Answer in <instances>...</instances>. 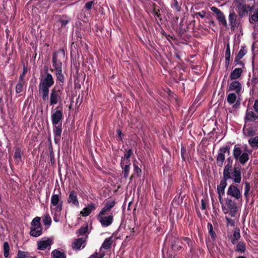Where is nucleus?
<instances>
[{
  "label": "nucleus",
  "instance_id": "nucleus-2",
  "mask_svg": "<svg viewBox=\"0 0 258 258\" xmlns=\"http://www.w3.org/2000/svg\"><path fill=\"white\" fill-rule=\"evenodd\" d=\"M66 57L64 49L60 48L55 51L52 56V64L55 71V76L57 81L61 83L64 82V77L62 73V61Z\"/></svg>",
  "mask_w": 258,
  "mask_h": 258
},
{
  "label": "nucleus",
  "instance_id": "nucleus-54",
  "mask_svg": "<svg viewBox=\"0 0 258 258\" xmlns=\"http://www.w3.org/2000/svg\"><path fill=\"white\" fill-rule=\"evenodd\" d=\"M185 152V149L183 147H181V157L182 160L185 161V158L184 156V153Z\"/></svg>",
  "mask_w": 258,
  "mask_h": 258
},
{
  "label": "nucleus",
  "instance_id": "nucleus-52",
  "mask_svg": "<svg viewBox=\"0 0 258 258\" xmlns=\"http://www.w3.org/2000/svg\"><path fill=\"white\" fill-rule=\"evenodd\" d=\"M93 4H94V2L93 1H89V2H88L86 3V4H85V8L87 10H90L92 9V6H93Z\"/></svg>",
  "mask_w": 258,
  "mask_h": 258
},
{
  "label": "nucleus",
  "instance_id": "nucleus-3",
  "mask_svg": "<svg viewBox=\"0 0 258 258\" xmlns=\"http://www.w3.org/2000/svg\"><path fill=\"white\" fill-rule=\"evenodd\" d=\"M61 196V192L60 189H59L57 193H53L50 199L51 213L53 220L55 222H58L60 221L63 205Z\"/></svg>",
  "mask_w": 258,
  "mask_h": 258
},
{
  "label": "nucleus",
  "instance_id": "nucleus-18",
  "mask_svg": "<svg viewBox=\"0 0 258 258\" xmlns=\"http://www.w3.org/2000/svg\"><path fill=\"white\" fill-rule=\"evenodd\" d=\"M53 133L54 135V140L56 144L60 142L62 133V124L53 125Z\"/></svg>",
  "mask_w": 258,
  "mask_h": 258
},
{
  "label": "nucleus",
  "instance_id": "nucleus-61",
  "mask_svg": "<svg viewBox=\"0 0 258 258\" xmlns=\"http://www.w3.org/2000/svg\"><path fill=\"white\" fill-rule=\"evenodd\" d=\"M234 2L236 5L240 3L245 2V0H234Z\"/></svg>",
  "mask_w": 258,
  "mask_h": 258
},
{
  "label": "nucleus",
  "instance_id": "nucleus-49",
  "mask_svg": "<svg viewBox=\"0 0 258 258\" xmlns=\"http://www.w3.org/2000/svg\"><path fill=\"white\" fill-rule=\"evenodd\" d=\"M105 255L104 252L99 254L98 252H95L94 253L90 255L88 258H103Z\"/></svg>",
  "mask_w": 258,
  "mask_h": 258
},
{
  "label": "nucleus",
  "instance_id": "nucleus-20",
  "mask_svg": "<svg viewBox=\"0 0 258 258\" xmlns=\"http://www.w3.org/2000/svg\"><path fill=\"white\" fill-rule=\"evenodd\" d=\"M86 240L83 238L75 239L72 244V248L75 250H81L85 246Z\"/></svg>",
  "mask_w": 258,
  "mask_h": 258
},
{
  "label": "nucleus",
  "instance_id": "nucleus-55",
  "mask_svg": "<svg viewBox=\"0 0 258 258\" xmlns=\"http://www.w3.org/2000/svg\"><path fill=\"white\" fill-rule=\"evenodd\" d=\"M211 10L212 12L215 13L217 15L221 12L219 9H218L217 8L215 7H212L211 8Z\"/></svg>",
  "mask_w": 258,
  "mask_h": 258
},
{
  "label": "nucleus",
  "instance_id": "nucleus-19",
  "mask_svg": "<svg viewBox=\"0 0 258 258\" xmlns=\"http://www.w3.org/2000/svg\"><path fill=\"white\" fill-rule=\"evenodd\" d=\"M116 201L114 200L107 201L99 213H101V214H106L114 207Z\"/></svg>",
  "mask_w": 258,
  "mask_h": 258
},
{
  "label": "nucleus",
  "instance_id": "nucleus-16",
  "mask_svg": "<svg viewBox=\"0 0 258 258\" xmlns=\"http://www.w3.org/2000/svg\"><path fill=\"white\" fill-rule=\"evenodd\" d=\"M61 100V91L55 88L51 89L50 94L49 103L50 105L56 104Z\"/></svg>",
  "mask_w": 258,
  "mask_h": 258
},
{
  "label": "nucleus",
  "instance_id": "nucleus-34",
  "mask_svg": "<svg viewBox=\"0 0 258 258\" xmlns=\"http://www.w3.org/2000/svg\"><path fill=\"white\" fill-rule=\"evenodd\" d=\"M217 19L219 23L222 24L224 26H227V23L224 14L221 12L220 13L217 15Z\"/></svg>",
  "mask_w": 258,
  "mask_h": 258
},
{
  "label": "nucleus",
  "instance_id": "nucleus-29",
  "mask_svg": "<svg viewBox=\"0 0 258 258\" xmlns=\"http://www.w3.org/2000/svg\"><path fill=\"white\" fill-rule=\"evenodd\" d=\"M51 256L52 258H66L64 252L58 250L54 249L51 252Z\"/></svg>",
  "mask_w": 258,
  "mask_h": 258
},
{
  "label": "nucleus",
  "instance_id": "nucleus-53",
  "mask_svg": "<svg viewBox=\"0 0 258 258\" xmlns=\"http://www.w3.org/2000/svg\"><path fill=\"white\" fill-rule=\"evenodd\" d=\"M207 207V200L205 199H203L201 200V209L203 210H206Z\"/></svg>",
  "mask_w": 258,
  "mask_h": 258
},
{
  "label": "nucleus",
  "instance_id": "nucleus-21",
  "mask_svg": "<svg viewBox=\"0 0 258 258\" xmlns=\"http://www.w3.org/2000/svg\"><path fill=\"white\" fill-rule=\"evenodd\" d=\"M96 209V206L95 204L91 203L88 204L87 206L84 208L83 210L80 212V214L83 217H87L89 216L92 211H94Z\"/></svg>",
  "mask_w": 258,
  "mask_h": 258
},
{
  "label": "nucleus",
  "instance_id": "nucleus-48",
  "mask_svg": "<svg viewBox=\"0 0 258 258\" xmlns=\"http://www.w3.org/2000/svg\"><path fill=\"white\" fill-rule=\"evenodd\" d=\"M225 219L226 221V225L227 227L229 226H234L235 225V221L234 220L228 217H225Z\"/></svg>",
  "mask_w": 258,
  "mask_h": 258
},
{
  "label": "nucleus",
  "instance_id": "nucleus-37",
  "mask_svg": "<svg viewBox=\"0 0 258 258\" xmlns=\"http://www.w3.org/2000/svg\"><path fill=\"white\" fill-rule=\"evenodd\" d=\"M4 247V255L7 258L9 255L10 246L8 242L5 241L3 244Z\"/></svg>",
  "mask_w": 258,
  "mask_h": 258
},
{
  "label": "nucleus",
  "instance_id": "nucleus-45",
  "mask_svg": "<svg viewBox=\"0 0 258 258\" xmlns=\"http://www.w3.org/2000/svg\"><path fill=\"white\" fill-rule=\"evenodd\" d=\"M43 223L44 225H50L51 223V219L49 214H46L45 215L43 218Z\"/></svg>",
  "mask_w": 258,
  "mask_h": 258
},
{
  "label": "nucleus",
  "instance_id": "nucleus-23",
  "mask_svg": "<svg viewBox=\"0 0 258 258\" xmlns=\"http://www.w3.org/2000/svg\"><path fill=\"white\" fill-rule=\"evenodd\" d=\"M241 89V86L238 81H233L229 85V91H234L236 93L239 94Z\"/></svg>",
  "mask_w": 258,
  "mask_h": 258
},
{
  "label": "nucleus",
  "instance_id": "nucleus-31",
  "mask_svg": "<svg viewBox=\"0 0 258 258\" xmlns=\"http://www.w3.org/2000/svg\"><path fill=\"white\" fill-rule=\"evenodd\" d=\"M22 154L23 152H22L21 149L17 148L15 149L14 158L17 162L19 163L21 161Z\"/></svg>",
  "mask_w": 258,
  "mask_h": 258
},
{
  "label": "nucleus",
  "instance_id": "nucleus-44",
  "mask_svg": "<svg viewBox=\"0 0 258 258\" xmlns=\"http://www.w3.org/2000/svg\"><path fill=\"white\" fill-rule=\"evenodd\" d=\"M70 20V18L67 16L64 15L59 20V22L62 26H66Z\"/></svg>",
  "mask_w": 258,
  "mask_h": 258
},
{
  "label": "nucleus",
  "instance_id": "nucleus-46",
  "mask_svg": "<svg viewBox=\"0 0 258 258\" xmlns=\"http://www.w3.org/2000/svg\"><path fill=\"white\" fill-rule=\"evenodd\" d=\"M28 253L27 252L22 251V250H18L17 257L16 258H28Z\"/></svg>",
  "mask_w": 258,
  "mask_h": 258
},
{
  "label": "nucleus",
  "instance_id": "nucleus-26",
  "mask_svg": "<svg viewBox=\"0 0 258 258\" xmlns=\"http://www.w3.org/2000/svg\"><path fill=\"white\" fill-rule=\"evenodd\" d=\"M245 122L255 121L258 119V115H256L253 111H247L245 117Z\"/></svg>",
  "mask_w": 258,
  "mask_h": 258
},
{
  "label": "nucleus",
  "instance_id": "nucleus-7",
  "mask_svg": "<svg viewBox=\"0 0 258 258\" xmlns=\"http://www.w3.org/2000/svg\"><path fill=\"white\" fill-rule=\"evenodd\" d=\"M233 155L234 159L236 161H239L242 164H244L249 160L248 153L247 152L242 153L241 148L238 145L234 146Z\"/></svg>",
  "mask_w": 258,
  "mask_h": 258
},
{
  "label": "nucleus",
  "instance_id": "nucleus-17",
  "mask_svg": "<svg viewBox=\"0 0 258 258\" xmlns=\"http://www.w3.org/2000/svg\"><path fill=\"white\" fill-rule=\"evenodd\" d=\"M68 204L72 206L79 207L80 206L79 201L78 198V193L75 190H72L70 191L69 197L67 199Z\"/></svg>",
  "mask_w": 258,
  "mask_h": 258
},
{
  "label": "nucleus",
  "instance_id": "nucleus-9",
  "mask_svg": "<svg viewBox=\"0 0 258 258\" xmlns=\"http://www.w3.org/2000/svg\"><path fill=\"white\" fill-rule=\"evenodd\" d=\"M257 127L258 124L256 122L252 123L245 122L243 128L244 135L247 137L253 136L256 134Z\"/></svg>",
  "mask_w": 258,
  "mask_h": 258
},
{
  "label": "nucleus",
  "instance_id": "nucleus-64",
  "mask_svg": "<svg viewBox=\"0 0 258 258\" xmlns=\"http://www.w3.org/2000/svg\"><path fill=\"white\" fill-rule=\"evenodd\" d=\"M236 258H246V257H245L244 256H239L237 257Z\"/></svg>",
  "mask_w": 258,
  "mask_h": 258
},
{
  "label": "nucleus",
  "instance_id": "nucleus-38",
  "mask_svg": "<svg viewBox=\"0 0 258 258\" xmlns=\"http://www.w3.org/2000/svg\"><path fill=\"white\" fill-rule=\"evenodd\" d=\"M24 84L25 81H21L19 80L18 83L16 86V92L17 93H20L23 91Z\"/></svg>",
  "mask_w": 258,
  "mask_h": 258
},
{
  "label": "nucleus",
  "instance_id": "nucleus-58",
  "mask_svg": "<svg viewBox=\"0 0 258 258\" xmlns=\"http://www.w3.org/2000/svg\"><path fill=\"white\" fill-rule=\"evenodd\" d=\"M253 108L255 111L258 112V99L256 100L253 105Z\"/></svg>",
  "mask_w": 258,
  "mask_h": 258
},
{
  "label": "nucleus",
  "instance_id": "nucleus-63",
  "mask_svg": "<svg viewBox=\"0 0 258 258\" xmlns=\"http://www.w3.org/2000/svg\"><path fill=\"white\" fill-rule=\"evenodd\" d=\"M117 134L119 136L120 139L121 140H122L121 135H122V132L120 130H117Z\"/></svg>",
  "mask_w": 258,
  "mask_h": 258
},
{
  "label": "nucleus",
  "instance_id": "nucleus-30",
  "mask_svg": "<svg viewBox=\"0 0 258 258\" xmlns=\"http://www.w3.org/2000/svg\"><path fill=\"white\" fill-rule=\"evenodd\" d=\"M230 58V49L229 43L226 45V50H225V66L228 68L229 64Z\"/></svg>",
  "mask_w": 258,
  "mask_h": 258
},
{
  "label": "nucleus",
  "instance_id": "nucleus-39",
  "mask_svg": "<svg viewBox=\"0 0 258 258\" xmlns=\"http://www.w3.org/2000/svg\"><path fill=\"white\" fill-rule=\"evenodd\" d=\"M246 53V50L244 49V47H241L235 58V61L241 59Z\"/></svg>",
  "mask_w": 258,
  "mask_h": 258
},
{
  "label": "nucleus",
  "instance_id": "nucleus-33",
  "mask_svg": "<svg viewBox=\"0 0 258 258\" xmlns=\"http://www.w3.org/2000/svg\"><path fill=\"white\" fill-rule=\"evenodd\" d=\"M244 184L245 185L244 195V197H245V198L246 201H248V200H249V192L250 190V185L249 183L247 181H245L244 182Z\"/></svg>",
  "mask_w": 258,
  "mask_h": 258
},
{
  "label": "nucleus",
  "instance_id": "nucleus-32",
  "mask_svg": "<svg viewBox=\"0 0 258 258\" xmlns=\"http://www.w3.org/2000/svg\"><path fill=\"white\" fill-rule=\"evenodd\" d=\"M240 230L239 229H235L233 234L232 239L231 242L233 244H235L236 241L240 238Z\"/></svg>",
  "mask_w": 258,
  "mask_h": 258
},
{
  "label": "nucleus",
  "instance_id": "nucleus-50",
  "mask_svg": "<svg viewBox=\"0 0 258 258\" xmlns=\"http://www.w3.org/2000/svg\"><path fill=\"white\" fill-rule=\"evenodd\" d=\"M23 70V73L20 75V78H19V80L21 81H24V78H25V76L26 73H27V67H26L25 66H24Z\"/></svg>",
  "mask_w": 258,
  "mask_h": 258
},
{
  "label": "nucleus",
  "instance_id": "nucleus-28",
  "mask_svg": "<svg viewBox=\"0 0 258 258\" xmlns=\"http://www.w3.org/2000/svg\"><path fill=\"white\" fill-rule=\"evenodd\" d=\"M242 71L241 68H236L230 74V78L232 80H235L239 78L241 74Z\"/></svg>",
  "mask_w": 258,
  "mask_h": 258
},
{
  "label": "nucleus",
  "instance_id": "nucleus-41",
  "mask_svg": "<svg viewBox=\"0 0 258 258\" xmlns=\"http://www.w3.org/2000/svg\"><path fill=\"white\" fill-rule=\"evenodd\" d=\"M236 99V95L234 93H231L228 94L227 100L229 104H233L235 102Z\"/></svg>",
  "mask_w": 258,
  "mask_h": 258
},
{
  "label": "nucleus",
  "instance_id": "nucleus-11",
  "mask_svg": "<svg viewBox=\"0 0 258 258\" xmlns=\"http://www.w3.org/2000/svg\"><path fill=\"white\" fill-rule=\"evenodd\" d=\"M53 244V239L50 237H43L37 241V249L41 250H49Z\"/></svg>",
  "mask_w": 258,
  "mask_h": 258
},
{
  "label": "nucleus",
  "instance_id": "nucleus-57",
  "mask_svg": "<svg viewBox=\"0 0 258 258\" xmlns=\"http://www.w3.org/2000/svg\"><path fill=\"white\" fill-rule=\"evenodd\" d=\"M49 156H50L51 163H54L55 162L54 153H50Z\"/></svg>",
  "mask_w": 258,
  "mask_h": 258
},
{
  "label": "nucleus",
  "instance_id": "nucleus-13",
  "mask_svg": "<svg viewBox=\"0 0 258 258\" xmlns=\"http://www.w3.org/2000/svg\"><path fill=\"white\" fill-rule=\"evenodd\" d=\"M228 20L231 30H234L238 28L240 24V21L234 11H232L230 12L228 16Z\"/></svg>",
  "mask_w": 258,
  "mask_h": 258
},
{
  "label": "nucleus",
  "instance_id": "nucleus-42",
  "mask_svg": "<svg viewBox=\"0 0 258 258\" xmlns=\"http://www.w3.org/2000/svg\"><path fill=\"white\" fill-rule=\"evenodd\" d=\"M88 227L87 225L82 226L78 230L77 233L80 235H84L87 233Z\"/></svg>",
  "mask_w": 258,
  "mask_h": 258
},
{
  "label": "nucleus",
  "instance_id": "nucleus-14",
  "mask_svg": "<svg viewBox=\"0 0 258 258\" xmlns=\"http://www.w3.org/2000/svg\"><path fill=\"white\" fill-rule=\"evenodd\" d=\"M105 215L101 214V213H99L97 215V219L103 227L110 226L113 221V217L112 214L108 216H104Z\"/></svg>",
  "mask_w": 258,
  "mask_h": 258
},
{
  "label": "nucleus",
  "instance_id": "nucleus-35",
  "mask_svg": "<svg viewBox=\"0 0 258 258\" xmlns=\"http://www.w3.org/2000/svg\"><path fill=\"white\" fill-rule=\"evenodd\" d=\"M248 142L251 147L258 148V136L250 138Z\"/></svg>",
  "mask_w": 258,
  "mask_h": 258
},
{
  "label": "nucleus",
  "instance_id": "nucleus-40",
  "mask_svg": "<svg viewBox=\"0 0 258 258\" xmlns=\"http://www.w3.org/2000/svg\"><path fill=\"white\" fill-rule=\"evenodd\" d=\"M207 226H208V229L209 230V234H210L211 237L214 240L216 237V233H215V232L213 230L212 224L210 223H208Z\"/></svg>",
  "mask_w": 258,
  "mask_h": 258
},
{
  "label": "nucleus",
  "instance_id": "nucleus-47",
  "mask_svg": "<svg viewBox=\"0 0 258 258\" xmlns=\"http://www.w3.org/2000/svg\"><path fill=\"white\" fill-rule=\"evenodd\" d=\"M172 8H174L177 12H180L181 10L180 6H179L177 0H172V3L171 4Z\"/></svg>",
  "mask_w": 258,
  "mask_h": 258
},
{
  "label": "nucleus",
  "instance_id": "nucleus-36",
  "mask_svg": "<svg viewBox=\"0 0 258 258\" xmlns=\"http://www.w3.org/2000/svg\"><path fill=\"white\" fill-rule=\"evenodd\" d=\"M130 165L131 163H124V165L122 166H121L123 169V177L125 178H126L128 176Z\"/></svg>",
  "mask_w": 258,
  "mask_h": 258
},
{
  "label": "nucleus",
  "instance_id": "nucleus-1",
  "mask_svg": "<svg viewBox=\"0 0 258 258\" xmlns=\"http://www.w3.org/2000/svg\"><path fill=\"white\" fill-rule=\"evenodd\" d=\"M44 72H41L38 85V92L43 101L48 100L49 89L54 84L52 75L48 72V67H44Z\"/></svg>",
  "mask_w": 258,
  "mask_h": 258
},
{
  "label": "nucleus",
  "instance_id": "nucleus-60",
  "mask_svg": "<svg viewBox=\"0 0 258 258\" xmlns=\"http://www.w3.org/2000/svg\"><path fill=\"white\" fill-rule=\"evenodd\" d=\"M223 195H221V194H218L219 200L220 203L222 204V205L223 204H223V199H222V196Z\"/></svg>",
  "mask_w": 258,
  "mask_h": 258
},
{
  "label": "nucleus",
  "instance_id": "nucleus-12",
  "mask_svg": "<svg viewBox=\"0 0 258 258\" xmlns=\"http://www.w3.org/2000/svg\"><path fill=\"white\" fill-rule=\"evenodd\" d=\"M226 151L229 153L230 146L226 145L225 147L220 148L219 151V153L216 157L217 164L219 167H222L223 162L225 159V153Z\"/></svg>",
  "mask_w": 258,
  "mask_h": 258
},
{
  "label": "nucleus",
  "instance_id": "nucleus-51",
  "mask_svg": "<svg viewBox=\"0 0 258 258\" xmlns=\"http://www.w3.org/2000/svg\"><path fill=\"white\" fill-rule=\"evenodd\" d=\"M134 170L135 173L137 174L138 176H140L141 173L142 172L141 169L139 167V166L136 165L135 163H134Z\"/></svg>",
  "mask_w": 258,
  "mask_h": 258
},
{
  "label": "nucleus",
  "instance_id": "nucleus-43",
  "mask_svg": "<svg viewBox=\"0 0 258 258\" xmlns=\"http://www.w3.org/2000/svg\"><path fill=\"white\" fill-rule=\"evenodd\" d=\"M249 21L250 23H253L258 22V9L256 10L254 14L249 18Z\"/></svg>",
  "mask_w": 258,
  "mask_h": 258
},
{
  "label": "nucleus",
  "instance_id": "nucleus-4",
  "mask_svg": "<svg viewBox=\"0 0 258 258\" xmlns=\"http://www.w3.org/2000/svg\"><path fill=\"white\" fill-rule=\"evenodd\" d=\"M232 179L235 183H239L241 181V167L238 165L234 166L232 175H227L223 174V178L220 181V184L217 186L218 194H225V188L227 185V180Z\"/></svg>",
  "mask_w": 258,
  "mask_h": 258
},
{
  "label": "nucleus",
  "instance_id": "nucleus-25",
  "mask_svg": "<svg viewBox=\"0 0 258 258\" xmlns=\"http://www.w3.org/2000/svg\"><path fill=\"white\" fill-rule=\"evenodd\" d=\"M113 239V236L106 238L101 245V249L103 248L106 250L109 249L112 244Z\"/></svg>",
  "mask_w": 258,
  "mask_h": 258
},
{
  "label": "nucleus",
  "instance_id": "nucleus-24",
  "mask_svg": "<svg viewBox=\"0 0 258 258\" xmlns=\"http://www.w3.org/2000/svg\"><path fill=\"white\" fill-rule=\"evenodd\" d=\"M133 154V151L132 149H130L127 151L126 153H125L123 157H121L120 165L122 166L124 163H130V158Z\"/></svg>",
  "mask_w": 258,
  "mask_h": 258
},
{
  "label": "nucleus",
  "instance_id": "nucleus-6",
  "mask_svg": "<svg viewBox=\"0 0 258 258\" xmlns=\"http://www.w3.org/2000/svg\"><path fill=\"white\" fill-rule=\"evenodd\" d=\"M41 218L39 217L34 218L31 223L30 235L37 237L42 234V227L40 223Z\"/></svg>",
  "mask_w": 258,
  "mask_h": 258
},
{
  "label": "nucleus",
  "instance_id": "nucleus-27",
  "mask_svg": "<svg viewBox=\"0 0 258 258\" xmlns=\"http://www.w3.org/2000/svg\"><path fill=\"white\" fill-rule=\"evenodd\" d=\"M246 250V244L244 242L239 241L236 246L235 251L241 253H244Z\"/></svg>",
  "mask_w": 258,
  "mask_h": 258
},
{
  "label": "nucleus",
  "instance_id": "nucleus-56",
  "mask_svg": "<svg viewBox=\"0 0 258 258\" xmlns=\"http://www.w3.org/2000/svg\"><path fill=\"white\" fill-rule=\"evenodd\" d=\"M66 0H54V2L60 6L66 5Z\"/></svg>",
  "mask_w": 258,
  "mask_h": 258
},
{
  "label": "nucleus",
  "instance_id": "nucleus-5",
  "mask_svg": "<svg viewBox=\"0 0 258 258\" xmlns=\"http://www.w3.org/2000/svg\"><path fill=\"white\" fill-rule=\"evenodd\" d=\"M222 210L225 214H229L231 217H236L238 208L235 201L226 198L224 204L222 205Z\"/></svg>",
  "mask_w": 258,
  "mask_h": 258
},
{
  "label": "nucleus",
  "instance_id": "nucleus-10",
  "mask_svg": "<svg viewBox=\"0 0 258 258\" xmlns=\"http://www.w3.org/2000/svg\"><path fill=\"white\" fill-rule=\"evenodd\" d=\"M227 195L234 198L235 200H241L242 199L241 192L236 185L233 184L230 185L227 191Z\"/></svg>",
  "mask_w": 258,
  "mask_h": 258
},
{
  "label": "nucleus",
  "instance_id": "nucleus-62",
  "mask_svg": "<svg viewBox=\"0 0 258 258\" xmlns=\"http://www.w3.org/2000/svg\"><path fill=\"white\" fill-rule=\"evenodd\" d=\"M48 150L50 153H54L53 151L52 146L51 143H50L48 146Z\"/></svg>",
  "mask_w": 258,
  "mask_h": 258
},
{
  "label": "nucleus",
  "instance_id": "nucleus-59",
  "mask_svg": "<svg viewBox=\"0 0 258 258\" xmlns=\"http://www.w3.org/2000/svg\"><path fill=\"white\" fill-rule=\"evenodd\" d=\"M182 239L184 241H185L187 243V244L188 245V246H190V245L191 243V241L190 238H189L188 237H183Z\"/></svg>",
  "mask_w": 258,
  "mask_h": 258
},
{
  "label": "nucleus",
  "instance_id": "nucleus-22",
  "mask_svg": "<svg viewBox=\"0 0 258 258\" xmlns=\"http://www.w3.org/2000/svg\"><path fill=\"white\" fill-rule=\"evenodd\" d=\"M227 164L225 166L223 174H226V176L228 175H232V163L233 160L231 157H229L227 159Z\"/></svg>",
  "mask_w": 258,
  "mask_h": 258
},
{
  "label": "nucleus",
  "instance_id": "nucleus-15",
  "mask_svg": "<svg viewBox=\"0 0 258 258\" xmlns=\"http://www.w3.org/2000/svg\"><path fill=\"white\" fill-rule=\"evenodd\" d=\"M235 6L237 9L239 16L241 18L253 9V7L246 5L245 2L238 4Z\"/></svg>",
  "mask_w": 258,
  "mask_h": 258
},
{
  "label": "nucleus",
  "instance_id": "nucleus-8",
  "mask_svg": "<svg viewBox=\"0 0 258 258\" xmlns=\"http://www.w3.org/2000/svg\"><path fill=\"white\" fill-rule=\"evenodd\" d=\"M63 113L62 109H59L58 107H55L51 111V120L52 125L62 124Z\"/></svg>",
  "mask_w": 258,
  "mask_h": 258
}]
</instances>
